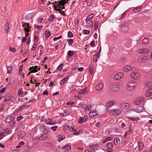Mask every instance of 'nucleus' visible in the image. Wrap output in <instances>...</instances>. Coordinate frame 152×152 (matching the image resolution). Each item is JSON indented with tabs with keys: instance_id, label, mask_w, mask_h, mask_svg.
<instances>
[{
	"instance_id": "f257e3e1",
	"label": "nucleus",
	"mask_w": 152,
	"mask_h": 152,
	"mask_svg": "<svg viewBox=\"0 0 152 152\" xmlns=\"http://www.w3.org/2000/svg\"><path fill=\"white\" fill-rule=\"evenodd\" d=\"M67 3V1L65 2L64 0H60V1H55L52 4L54 6V9L56 11H60L61 9H64L65 7L64 5Z\"/></svg>"
},
{
	"instance_id": "f03ea898",
	"label": "nucleus",
	"mask_w": 152,
	"mask_h": 152,
	"mask_svg": "<svg viewBox=\"0 0 152 152\" xmlns=\"http://www.w3.org/2000/svg\"><path fill=\"white\" fill-rule=\"evenodd\" d=\"M130 77L134 80H137L140 78V75L137 68L134 67L132 68L131 72L130 74Z\"/></svg>"
},
{
	"instance_id": "7ed1b4c3",
	"label": "nucleus",
	"mask_w": 152,
	"mask_h": 152,
	"mask_svg": "<svg viewBox=\"0 0 152 152\" xmlns=\"http://www.w3.org/2000/svg\"><path fill=\"white\" fill-rule=\"evenodd\" d=\"M137 82L134 80H131L128 82L126 85V89L130 91H133L137 88Z\"/></svg>"
},
{
	"instance_id": "20e7f679",
	"label": "nucleus",
	"mask_w": 152,
	"mask_h": 152,
	"mask_svg": "<svg viewBox=\"0 0 152 152\" xmlns=\"http://www.w3.org/2000/svg\"><path fill=\"white\" fill-rule=\"evenodd\" d=\"M110 113L113 115L117 116L121 114V111L119 109H114L111 110Z\"/></svg>"
},
{
	"instance_id": "39448f33",
	"label": "nucleus",
	"mask_w": 152,
	"mask_h": 152,
	"mask_svg": "<svg viewBox=\"0 0 152 152\" xmlns=\"http://www.w3.org/2000/svg\"><path fill=\"white\" fill-rule=\"evenodd\" d=\"M22 26L24 28L25 31L26 32V36L28 34V32L30 31L29 28H31V27L27 23H24L22 25Z\"/></svg>"
},
{
	"instance_id": "423d86ee",
	"label": "nucleus",
	"mask_w": 152,
	"mask_h": 152,
	"mask_svg": "<svg viewBox=\"0 0 152 152\" xmlns=\"http://www.w3.org/2000/svg\"><path fill=\"white\" fill-rule=\"evenodd\" d=\"M149 50L147 48H140L137 50V53H138L146 54L149 53Z\"/></svg>"
},
{
	"instance_id": "0eeeda50",
	"label": "nucleus",
	"mask_w": 152,
	"mask_h": 152,
	"mask_svg": "<svg viewBox=\"0 0 152 152\" xmlns=\"http://www.w3.org/2000/svg\"><path fill=\"white\" fill-rule=\"evenodd\" d=\"M148 59L147 57L146 56H141L138 58V61L139 63L142 64L146 61Z\"/></svg>"
},
{
	"instance_id": "6e6552de",
	"label": "nucleus",
	"mask_w": 152,
	"mask_h": 152,
	"mask_svg": "<svg viewBox=\"0 0 152 152\" xmlns=\"http://www.w3.org/2000/svg\"><path fill=\"white\" fill-rule=\"evenodd\" d=\"M130 105L127 103H123L120 106L119 108L122 110L128 109Z\"/></svg>"
},
{
	"instance_id": "1a4fd4ad",
	"label": "nucleus",
	"mask_w": 152,
	"mask_h": 152,
	"mask_svg": "<svg viewBox=\"0 0 152 152\" xmlns=\"http://www.w3.org/2000/svg\"><path fill=\"white\" fill-rule=\"evenodd\" d=\"M111 88L114 91H118L119 89V86L117 83H113L111 86Z\"/></svg>"
},
{
	"instance_id": "9d476101",
	"label": "nucleus",
	"mask_w": 152,
	"mask_h": 152,
	"mask_svg": "<svg viewBox=\"0 0 152 152\" xmlns=\"http://www.w3.org/2000/svg\"><path fill=\"white\" fill-rule=\"evenodd\" d=\"M144 101V99L142 97H139L136 99L134 101V103L136 105H138Z\"/></svg>"
},
{
	"instance_id": "9b49d317",
	"label": "nucleus",
	"mask_w": 152,
	"mask_h": 152,
	"mask_svg": "<svg viewBox=\"0 0 152 152\" xmlns=\"http://www.w3.org/2000/svg\"><path fill=\"white\" fill-rule=\"evenodd\" d=\"M106 147L108 148L107 150L108 152H113L112 148L113 147V144L112 142H109L106 144Z\"/></svg>"
},
{
	"instance_id": "f8f14e48",
	"label": "nucleus",
	"mask_w": 152,
	"mask_h": 152,
	"mask_svg": "<svg viewBox=\"0 0 152 152\" xmlns=\"http://www.w3.org/2000/svg\"><path fill=\"white\" fill-rule=\"evenodd\" d=\"M124 76V73L123 72H119L117 73L114 77L115 80H118Z\"/></svg>"
},
{
	"instance_id": "ddd939ff",
	"label": "nucleus",
	"mask_w": 152,
	"mask_h": 152,
	"mask_svg": "<svg viewBox=\"0 0 152 152\" xmlns=\"http://www.w3.org/2000/svg\"><path fill=\"white\" fill-rule=\"evenodd\" d=\"M133 110L137 113H140L143 111V108L142 106H139L137 108L133 109Z\"/></svg>"
},
{
	"instance_id": "4468645a",
	"label": "nucleus",
	"mask_w": 152,
	"mask_h": 152,
	"mask_svg": "<svg viewBox=\"0 0 152 152\" xmlns=\"http://www.w3.org/2000/svg\"><path fill=\"white\" fill-rule=\"evenodd\" d=\"M103 83H99L96 86V89L98 91H101L103 88Z\"/></svg>"
},
{
	"instance_id": "2eb2a0df",
	"label": "nucleus",
	"mask_w": 152,
	"mask_h": 152,
	"mask_svg": "<svg viewBox=\"0 0 152 152\" xmlns=\"http://www.w3.org/2000/svg\"><path fill=\"white\" fill-rule=\"evenodd\" d=\"M38 67V66H37L30 67L29 70V71H31V72L32 73L37 72L38 71L37 70Z\"/></svg>"
},
{
	"instance_id": "dca6fc26",
	"label": "nucleus",
	"mask_w": 152,
	"mask_h": 152,
	"mask_svg": "<svg viewBox=\"0 0 152 152\" xmlns=\"http://www.w3.org/2000/svg\"><path fill=\"white\" fill-rule=\"evenodd\" d=\"M63 129L64 132L66 133H69L71 130L69 127V126L67 125L64 126Z\"/></svg>"
},
{
	"instance_id": "f3484780",
	"label": "nucleus",
	"mask_w": 152,
	"mask_h": 152,
	"mask_svg": "<svg viewBox=\"0 0 152 152\" xmlns=\"http://www.w3.org/2000/svg\"><path fill=\"white\" fill-rule=\"evenodd\" d=\"M69 78V76H67L65 78L62 79L60 82V84L61 85H63L65 83H66L68 81Z\"/></svg>"
},
{
	"instance_id": "a211bd4d",
	"label": "nucleus",
	"mask_w": 152,
	"mask_h": 152,
	"mask_svg": "<svg viewBox=\"0 0 152 152\" xmlns=\"http://www.w3.org/2000/svg\"><path fill=\"white\" fill-rule=\"evenodd\" d=\"M132 69V68L131 66H125L123 68V70L125 72H127L131 71Z\"/></svg>"
},
{
	"instance_id": "6ab92c4d",
	"label": "nucleus",
	"mask_w": 152,
	"mask_h": 152,
	"mask_svg": "<svg viewBox=\"0 0 152 152\" xmlns=\"http://www.w3.org/2000/svg\"><path fill=\"white\" fill-rule=\"evenodd\" d=\"M87 92L88 91L87 90V88L86 87L84 89L80 90V91L78 92L77 94H78L83 95L87 93Z\"/></svg>"
},
{
	"instance_id": "aec40b11",
	"label": "nucleus",
	"mask_w": 152,
	"mask_h": 152,
	"mask_svg": "<svg viewBox=\"0 0 152 152\" xmlns=\"http://www.w3.org/2000/svg\"><path fill=\"white\" fill-rule=\"evenodd\" d=\"M45 122L47 124L54 125L56 123L55 121L53 122L52 120L50 119H45Z\"/></svg>"
},
{
	"instance_id": "412c9836",
	"label": "nucleus",
	"mask_w": 152,
	"mask_h": 152,
	"mask_svg": "<svg viewBox=\"0 0 152 152\" xmlns=\"http://www.w3.org/2000/svg\"><path fill=\"white\" fill-rule=\"evenodd\" d=\"M15 118L14 117L11 116L8 117L5 120V121L7 123H10L12 122L14 120Z\"/></svg>"
},
{
	"instance_id": "4be33fe9",
	"label": "nucleus",
	"mask_w": 152,
	"mask_h": 152,
	"mask_svg": "<svg viewBox=\"0 0 152 152\" xmlns=\"http://www.w3.org/2000/svg\"><path fill=\"white\" fill-rule=\"evenodd\" d=\"M152 94V89L150 88L145 93V96L146 97L150 96Z\"/></svg>"
},
{
	"instance_id": "5701e85b",
	"label": "nucleus",
	"mask_w": 152,
	"mask_h": 152,
	"mask_svg": "<svg viewBox=\"0 0 152 152\" xmlns=\"http://www.w3.org/2000/svg\"><path fill=\"white\" fill-rule=\"evenodd\" d=\"M97 115L96 111H91L89 114V117H93Z\"/></svg>"
},
{
	"instance_id": "b1692460",
	"label": "nucleus",
	"mask_w": 152,
	"mask_h": 152,
	"mask_svg": "<svg viewBox=\"0 0 152 152\" xmlns=\"http://www.w3.org/2000/svg\"><path fill=\"white\" fill-rule=\"evenodd\" d=\"M48 137L47 135L43 133L42 134L40 137H39V140H45Z\"/></svg>"
},
{
	"instance_id": "393cba45",
	"label": "nucleus",
	"mask_w": 152,
	"mask_h": 152,
	"mask_svg": "<svg viewBox=\"0 0 152 152\" xmlns=\"http://www.w3.org/2000/svg\"><path fill=\"white\" fill-rule=\"evenodd\" d=\"M115 104V102L113 101H112L107 103L106 106L107 107H110Z\"/></svg>"
},
{
	"instance_id": "a878e982",
	"label": "nucleus",
	"mask_w": 152,
	"mask_h": 152,
	"mask_svg": "<svg viewBox=\"0 0 152 152\" xmlns=\"http://www.w3.org/2000/svg\"><path fill=\"white\" fill-rule=\"evenodd\" d=\"M12 97L10 94H7L5 97L4 102L10 100Z\"/></svg>"
},
{
	"instance_id": "bb28decb",
	"label": "nucleus",
	"mask_w": 152,
	"mask_h": 152,
	"mask_svg": "<svg viewBox=\"0 0 152 152\" xmlns=\"http://www.w3.org/2000/svg\"><path fill=\"white\" fill-rule=\"evenodd\" d=\"M88 119V118H87L86 119L83 120V117H81L80 118L79 120H78V123L79 124H81V123H84Z\"/></svg>"
},
{
	"instance_id": "cd10ccee",
	"label": "nucleus",
	"mask_w": 152,
	"mask_h": 152,
	"mask_svg": "<svg viewBox=\"0 0 152 152\" xmlns=\"http://www.w3.org/2000/svg\"><path fill=\"white\" fill-rule=\"evenodd\" d=\"M89 147L92 149L94 150H96L98 148V145L97 144L93 145H89Z\"/></svg>"
},
{
	"instance_id": "c85d7f7f",
	"label": "nucleus",
	"mask_w": 152,
	"mask_h": 152,
	"mask_svg": "<svg viewBox=\"0 0 152 152\" xmlns=\"http://www.w3.org/2000/svg\"><path fill=\"white\" fill-rule=\"evenodd\" d=\"M10 26V24L8 22L6 23L4 27V29L6 31L7 33L9 32V26Z\"/></svg>"
},
{
	"instance_id": "c756f323",
	"label": "nucleus",
	"mask_w": 152,
	"mask_h": 152,
	"mask_svg": "<svg viewBox=\"0 0 152 152\" xmlns=\"http://www.w3.org/2000/svg\"><path fill=\"white\" fill-rule=\"evenodd\" d=\"M62 148L65 149V150L69 151L71 149V147L70 145H67L65 146H64L62 147Z\"/></svg>"
},
{
	"instance_id": "7c9ffc66",
	"label": "nucleus",
	"mask_w": 152,
	"mask_h": 152,
	"mask_svg": "<svg viewBox=\"0 0 152 152\" xmlns=\"http://www.w3.org/2000/svg\"><path fill=\"white\" fill-rule=\"evenodd\" d=\"M43 146L48 147H53V144L49 142H46L43 144Z\"/></svg>"
},
{
	"instance_id": "2f4dec72",
	"label": "nucleus",
	"mask_w": 152,
	"mask_h": 152,
	"mask_svg": "<svg viewBox=\"0 0 152 152\" xmlns=\"http://www.w3.org/2000/svg\"><path fill=\"white\" fill-rule=\"evenodd\" d=\"M99 55H98L97 54H96L94 56L93 60L94 61H95V62H97L98 59L99 58Z\"/></svg>"
},
{
	"instance_id": "473e14b6",
	"label": "nucleus",
	"mask_w": 152,
	"mask_h": 152,
	"mask_svg": "<svg viewBox=\"0 0 152 152\" xmlns=\"http://www.w3.org/2000/svg\"><path fill=\"white\" fill-rule=\"evenodd\" d=\"M65 137L64 136L59 135L58 136V139L59 142H60L61 141L63 140V139H65Z\"/></svg>"
},
{
	"instance_id": "72a5a7b5",
	"label": "nucleus",
	"mask_w": 152,
	"mask_h": 152,
	"mask_svg": "<svg viewBox=\"0 0 152 152\" xmlns=\"http://www.w3.org/2000/svg\"><path fill=\"white\" fill-rule=\"evenodd\" d=\"M138 143L139 147V149L140 151H141L142 150L143 148V144L142 142L140 141L138 142Z\"/></svg>"
},
{
	"instance_id": "f704fd0d",
	"label": "nucleus",
	"mask_w": 152,
	"mask_h": 152,
	"mask_svg": "<svg viewBox=\"0 0 152 152\" xmlns=\"http://www.w3.org/2000/svg\"><path fill=\"white\" fill-rule=\"evenodd\" d=\"M119 140H120L118 138H115L114 140L113 144L115 145H117L118 144V142Z\"/></svg>"
},
{
	"instance_id": "c9c22d12",
	"label": "nucleus",
	"mask_w": 152,
	"mask_h": 152,
	"mask_svg": "<svg viewBox=\"0 0 152 152\" xmlns=\"http://www.w3.org/2000/svg\"><path fill=\"white\" fill-rule=\"evenodd\" d=\"M6 134L4 132H1L0 133V140L2 139L6 136Z\"/></svg>"
},
{
	"instance_id": "e433bc0d",
	"label": "nucleus",
	"mask_w": 152,
	"mask_h": 152,
	"mask_svg": "<svg viewBox=\"0 0 152 152\" xmlns=\"http://www.w3.org/2000/svg\"><path fill=\"white\" fill-rule=\"evenodd\" d=\"M77 88L76 86H73L70 88L69 91L70 93H71L73 91L77 90Z\"/></svg>"
},
{
	"instance_id": "4c0bfd02",
	"label": "nucleus",
	"mask_w": 152,
	"mask_h": 152,
	"mask_svg": "<svg viewBox=\"0 0 152 152\" xmlns=\"http://www.w3.org/2000/svg\"><path fill=\"white\" fill-rule=\"evenodd\" d=\"M142 43L144 45L147 44L149 40L147 38H145L142 40Z\"/></svg>"
},
{
	"instance_id": "58836bf2",
	"label": "nucleus",
	"mask_w": 152,
	"mask_h": 152,
	"mask_svg": "<svg viewBox=\"0 0 152 152\" xmlns=\"http://www.w3.org/2000/svg\"><path fill=\"white\" fill-rule=\"evenodd\" d=\"M88 26L89 27L92 26L93 25L92 22L91 20L86 21Z\"/></svg>"
},
{
	"instance_id": "ea45409f",
	"label": "nucleus",
	"mask_w": 152,
	"mask_h": 152,
	"mask_svg": "<svg viewBox=\"0 0 152 152\" xmlns=\"http://www.w3.org/2000/svg\"><path fill=\"white\" fill-rule=\"evenodd\" d=\"M122 30L124 32H126L128 30V28L127 26H123L122 27Z\"/></svg>"
},
{
	"instance_id": "a19ab883",
	"label": "nucleus",
	"mask_w": 152,
	"mask_h": 152,
	"mask_svg": "<svg viewBox=\"0 0 152 152\" xmlns=\"http://www.w3.org/2000/svg\"><path fill=\"white\" fill-rule=\"evenodd\" d=\"M141 8L140 7H138L137 8L134 9L133 11L137 13L141 11Z\"/></svg>"
},
{
	"instance_id": "79ce46f5",
	"label": "nucleus",
	"mask_w": 152,
	"mask_h": 152,
	"mask_svg": "<svg viewBox=\"0 0 152 152\" xmlns=\"http://www.w3.org/2000/svg\"><path fill=\"white\" fill-rule=\"evenodd\" d=\"M99 24V21H96L94 23V30H96L98 28V25Z\"/></svg>"
},
{
	"instance_id": "37998d69",
	"label": "nucleus",
	"mask_w": 152,
	"mask_h": 152,
	"mask_svg": "<svg viewBox=\"0 0 152 152\" xmlns=\"http://www.w3.org/2000/svg\"><path fill=\"white\" fill-rule=\"evenodd\" d=\"M129 119L131 121H136L138 120H139L140 118L137 117H135L134 118L132 117H129Z\"/></svg>"
},
{
	"instance_id": "c03bdc74",
	"label": "nucleus",
	"mask_w": 152,
	"mask_h": 152,
	"mask_svg": "<svg viewBox=\"0 0 152 152\" xmlns=\"http://www.w3.org/2000/svg\"><path fill=\"white\" fill-rule=\"evenodd\" d=\"M32 17V13H29L26 15V18L28 20L31 19Z\"/></svg>"
},
{
	"instance_id": "a18cd8bd",
	"label": "nucleus",
	"mask_w": 152,
	"mask_h": 152,
	"mask_svg": "<svg viewBox=\"0 0 152 152\" xmlns=\"http://www.w3.org/2000/svg\"><path fill=\"white\" fill-rule=\"evenodd\" d=\"M145 86L148 87H150L151 86L152 84L150 82H146L145 83Z\"/></svg>"
},
{
	"instance_id": "49530a36",
	"label": "nucleus",
	"mask_w": 152,
	"mask_h": 152,
	"mask_svg": "<svg viewBox=\"0 0 152 152\" xmlns=\"http://www.w3.org/2000/svg\"><path fill=\"white\" fill-rule=\"evenodd\" d=\"M24 144V142L23 141H22L19 143L18 145L16 146V147L17 148H20L21 146L23 145Z\"/></svg>"
},
{
	"instance_id": "de8ad7c7",
	"label": "nucleus",
	"mask_w": 152,
	"mask_h": 152,
	"mask_svg": "<svg viewBox=\"0 0 152 152\" xmlns=\"http://www.w3.org/2000/svg\"><path fill=\"white\" fill-rule=\"evenodd\" d=\"M68 37L70 38L73 37V34L72 32L69 31L67 34Z\"/></svg>"
},
{
	"instance_id": "09e8293b",
	"label": "nucleus",
	"mask_w": 152,
	"mask_h": 152,
	"mask_svg": "<svg viewBox=\"0 0 152 152\" xmlns=\"http://www.w3.org/2000/svg\"><path fill=\"white\" fill-rule=\"evenodd\" d=\"M73 53L72 51L69 50L68 52V55L69 57H71L73 56Z\"/></svg>"
},
{
	"instance_id": "8fccbe9b",
	"label": "nucleus",
	"mask_w": 152,
	"mask_h": 152,
	"mask_svg": "<svg viewBox=\"0 0 152 152\" xmlns=\"http://www.w3.org/2000/svg\"><path fill=\"white\" fill-rule=\"evenodd\" d=\"M112 139V138L111 137H107L104 140L103 142V143H105L107 141L110 140Z\"/></svg>"
},
{
	"instance_id": "3c124183",
	"label": "nucleus",
	"mask_w": 152,
	"mask_h": 152,
	"mask_svg": "<svg viewBox=\"0 0 152 152\" xmlns=\"http://www.w3.org/2000/svg\"><path fill=\"white\" fill-rule=\"evenodd\" d=\"M11 67L10 66H7V73L10 74L11 73Z\"/></svg>"
},
{
	"instance_id": "603ef678",
	"label": "nucleus",
	"mask_w": 152,
	"mask_h": 152,
	"mask_svg": "<svg viewBox=\"0 0 152 152\" xmlns=\"http://www.w3.org/2000/svg\"><path fill=\"white\" fill-rule=\"evenodd\" d=\"M91 106L90 105H87L86 107L85 108V110L86 111H89L90 109H91Z\"/></svg>"
},
{
	"instance_id": "864d4df0",
	"label": "nucleus",
	"mask_w": 152,
	"mask_h": 152,
	"mask_svg": "<svg viewBox=\"0 0 152 152\" xmlns=\"http://www.w3.org/2000/svg\"><path fill=\"white\" fill-rule=\"evenodd\" d=\"M50 35V33L49 31H46L45 33V37L47 38L49 37Z\"/></svg>"
},
{
	"instance_id": "5fc2aeb1",
	"label": "nucleus",
	"mask_w": 152,
	"mask_h": 152,
	"mask_svg": "<svg viewBox=\"0 0 152 152\" xmlns=\"http://www.w3.org/2000/svg\"><path fill=\"white\" fill-rule=\"evenodd\" d=\"M67 41L69 45L72 44L73 42V39H68Z\"/></svg>"
},
{
	"instance_id": "6e6d98bb",
	"label": "nucleus",
	"mask_w": 152,
	"mask_h": 152,
	"mask_svg": "<svg viewBox=\"0 0 152 152\" xmlns=\"http://www.w3.org/2000/svg\"><path fill=\"white\" fill-rule=\"evenodd\" d=\"M74 104L75 102L74 101H70L66 103L67 105H72Z\"/></svg>"
},
{
	"instance_id": "4d7b16f0",
	"label": "nucleus",
	"mask_w": 152,
	"mask_h": 152,
	"mask_svg": "<svg viewBox=\"0 0 152 152\" xmlns=\"http://www.w3.org/2000/svg\"><path fill=\"white\" fill-rule=\"evenodd\" d=\"M58 128V126H53L51 127L50 128V129L53 131H56L57 129Z\"/></svg>"
},
{
	"instance_id": "13d9d810",
	"label": "nucleus",
	"mask_w": 152,
	"mask_h": 152,
	"mask_svg": "<svg viewBox=\"0 0 152 152\" xmlns=\"http://www.w3.org/2000/svg\"><path fill=\"white\" fill-rule=\"evenodd\" d=\"M62 35H60L59 36L57 37H55L53 38V40L54 41H56L57 40L59 39L62 37Z\"/></svg>"
},
{
	"instance_id": "bf43d9fd",
	"label": "nucleus",
	"mask_w": 152,
	"mask_h": 152,
	"mask_svg": "<svg viewBox=\"0 0 152 152\" xmlns=\"http://www.w3.org/2000/svg\"><path fill=\"white\" fill-rule=\"evenodd\" d=\"M37 47V45L35 43H34L33 45L31 50L32 51H34L35 50L36 48Z\"/></svg>"
},
{
	"instance_id": "052dcab7",
	"label": "nucleus",
	"mask_w": 152,
	"mask_h": 152,
	"mask_svg": "<svg viewBox=\"0 0 152 152\" xmlns=\"http://www.w3.org/2000/svg\"><path fill=\"white\" fill-rule=\"evenodd\" d=\"M45 126L44 125H42L40 126V129L41 130H42V131H44L45 130Z\"/></svg>"
},
{
	"instance_id": "680f3d73",
	"label": "nucleus",
	"mask_w": 152,
	"mask_h": 152,
	"mask_svg": "<svg viewBox=\"0 0 152 152\" xmlns=\"http://www.w3.org/2000/svg\"><path fill=\"white\" fill-rule=\"evenodd\" d=\"M89 68L88 70H94V65H90Z\"/></svg>"
},
{
	"instance_id": "e2e57ef3",
	"label": "nucleus",
	"mask_w": 152,
	"mask_h": 152,
	"mask_svg": "<svg viewBox=\"0 0 152 152\" xmlns=\"http://www.w3.org/2000/svg\"><path fill=\"white\" fill-rule=\"evenodd\" d=\"M23 65H22L20 66V69L19 71V72L20 74H21L22 73V71L23 70Z\"/></svg>"
},
{
	"instance_id": "0e129e2a",
	"label": "nucleus",
	"mask_w": 152,
	"mask_h": 152,
	"mask_svg": "<svg viewBox=\"0 0 152 152\" xmlns=\"http://www.w3.org/2000/svg\"><path fill=\"white\" fill-rule=\"evenodd\" d=\"M63 64H61L59 65L57 67V69L59 70H61L62 68Z\"/></svg>"
},
{
	"instance_id": "69168bd1",
	"label": "nucleus",
	"mask_w": 152,
	"mask_h": 152,
	"mask_svg": "<svg viewBox=\"0 0 152 152\" xmlns=\"http://www.w3.org/2000/svg\"><path fill=\"white\" fill-rule=\"evenodd\" d=\"M90 45L92 47H94L95 46L94 41V40H92L91 41L90 43Z\"/></svg>"
},
{
	"instance_id": "338daca9",
	"label": "nucleus",
	"mask_w": 152,
	"mask_h": 152,
	"mask_svg": "<svg viewBox=\"0 0 152 152\" xmlns=\"http://www.w3.org/2000/svg\"><path fill=\"white\" fill-rule=\"evenodd\" d=\"M29 106V105H28L27 103L24 104L23 105L20 107V109H23V107H28Z\"/></svg>"
},
{
	"instance_id": "774afa93",
	"label": "nucleus",
	"mask_w": 152,
	"mask_h": 152,
	"mask_svg": "<svg viewBox=\"0 0 152 152\" xmlns=\"http://www.w3.org/2000/svg\"><path fill=\"white\" fill-rule=\"evenodd\" d=\"M10 50L12 52H14L15 51V48L10 47Z\"/></svg>"
}]
</instances>
